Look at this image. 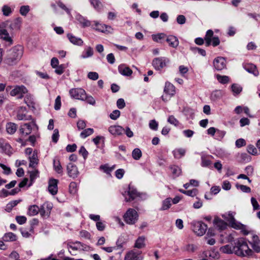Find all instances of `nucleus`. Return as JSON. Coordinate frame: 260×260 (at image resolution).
Here are the masks:
<instances>
[{
  "mask_svg": "<svg viewBox=\"0 0 260 260\" xmlns=\"http://www.w3.org/2000/svg\"><path fill=\"white\" fill-rule=\"evenodd\" d=\"M235 253L239 256H250L253 254V251L250 249L244 238H239L235 243L234 246Z\"/></svg>",
  "mask_w": 260,
  "mask_h": 260,
  "instance_id": "obj_1",
  "label": "nucleus"
},
{
  "mask_svg": "<svg viewBox=\"0 0 260 260\" xmlns=\"http://www.w3.org/2000/svg\"><path fill=\"white\" fill-rule=\"evenodd\" d=\"M22 54V47L21 46H15L9 51L5 62L8 65L13 66L21 58Z\"/></svg>",
  "mask_w": 260,
  "mask_h": 260,
  "instance_id": "obj_2",
  "label": "nucleus"
},
{
  "mask_svg": "<svg viewBox=\"0 0 260 260\" xmlns=\"http://www.w3.org/2000/svg\"><path fill=\"white\" fill-rule=\"evenodd\" d=\"M123 195L125 198L126 202L132 201L141 195H143L145 197H146V193L138 192L135 188L131 186V185H129L128 186V190L127 191H125Z\"/></svg>",
  "mask_w": 260,
  "mask_h": 260,
  "instance_id": "obj_3",
  "label": "nucleus"
},
{
  "mask_svg": "<svg viewBox=\"0 0 260 260\" xmlns=\"http://www.w3.org/2000/svg\"><path fill=\"white\" fill-rule=\"evenodd\" d=\"M125 222L129 224H134L138 219V214L134 209L129 208L124 215Z\"/></svg>",
  "mask_w": 260,
  "mask_h": 260,
  "instance_id": "obj_4",
  "label": "nucleus"
},
{
  "mask_svg": "<svg viewBox=\"0 0 260 260\" xmlns=\"http://www.w3.org/2000/svg\"><path fill=\"white\" fill-rule=\"evenodd\" d=\"M191 225L193 232L200 236H203L207 229V225L202 221H193Z\"/></svg>",
  "mask_w": 260,
  "mask_h": 260,
  "instance_id": "obj_5",
  "label": "nucleus"
},
{
  "mask_svg": "<svg viewBox=\"0 0 260 260\" xmlns=\"http://www.w3.org/2000/svg\"><path fill=\"white\" fill-rule=\"evenodd\" d=\"M226 221L229 222L231 226L235 229H243L244 225L240 222H237L234 218V215L231 212H229L228 214H224L222 215Z\"/></svg>",
  "mask_w": 260,
  "mask_h": 260,
  "instance_id": "obj_6",
  "label": "nucleus"
},
{
  "mask_svg": "<svg viewBox=\"0 0 260 260\" xmlns=\"http://www.w3.org/2000/svg\"><path fill=\"white\" fill-rule=\"evenodd\" d=\"M170 62V60L166 57H156L152 60V66L157 70H161Z\"/></svg>",
  "mask_w": 260,
  "mask_h": 260,
  "instance_id": "obj_7",
  "label": "nucleus"
},
{
  "mask_svg": "<svg viewBox=\"0 0 260 260\" xmlns=\"http://www.w3.org/2000/svg\"><path fill=\"white\" fill-rule=\"evenodd\" d=\"M52 207L53 205L52 203L48 202H45L41 206L40 208H39V213L41 216L45 219L48 218L50 216Z\"/></svg>",
  "mask_w": 260,
  "mask_h": 260,
  "instance_id": "obj_8",
  "label": "nucleus"
},
{
  "mask_svg": "<svg viewBox=\"0 0 260 260\" xmlns=\"http://www.w3.org/2000/svg\"><path fill=\"white\" fill-rule=\"evenodd\" d=\"M69 93L72 98L82 101L84 100L86 91L81 88H76L70 89Z\"/></svg>",
  "mask_w": 260,
  "mask_h": 260,
  "instance_id": "obj_9",
  "label": "nucleus"
},
{
  "mask_svg": "<svg viewBox=\"0 0 260 260\" xmlns=\"http://www.w3.org/2000/svg\"><path fill=\"white\" fill-rule=\"evenodd\" d=\"M142 252L136 250L128 251L125 255L124 260H143Z\"/></svg>",
  "mask_w": 260,
  "mask_h": 260,
  "instance_id": "obj_10",
  "label": "nucleus"
},
{
  "mask_svg": "<svg viewBox=\"0 0 260 260\" xmlns=\"http://www.w3.org/2000/svg\"><path fill=\"white\" fill-rule=\"evenodd\" d=\"M213 66L217 71H221L226 67V62L224 58L217 57L213 60Z\"/></svg>",
  "mask_w": 260,
  "mask_h": 260,
  "instance_id": "obj_11",
  "label": "nucleus"
},
{
  "mask_svg": "<svg viewBox=\"0 0 260 260\" xmlns=\"http://www.w3.org/2000/svg\"><path fill=\"white\" fill-rule=\"evenodd\" d=\"M67 172L69 176L73 179L77 178L79 174L78 168L76 165L69 163L67 165Z\"/></svg>",
  "mask_w": 260,
  "mask_h": 260,
  "instance_id": "obj_12",
  "label": "nucleus"
},
{
  "mask_svg": "<svg viewBox=\"0 0 260 260\" xmlns=\"http://www.w3.org/2000/svg\"><path fill=\"white\" fill-rule=\"evenodd\" d=\"M33 124L34 123L31 122L21 125L19 132L22 137L26 136L31 133Z\"/></svg>",
  "mask_w": 260,
  "mask_h": 260,
  "instance_id": "obj_13",
  "label": "nucleus"
},
{
  "mask_svg": "<svg viewBox=\"0 0 260 260\" xmlns=\"http://www.w3.org/2000/svg\"><path fill=\"white\" fill-rule=\"evenodd\" d=\"M26 92L27 89L24 86H16L11 91L10 94L12 96L18 95L19 98H21L23 96V94Z\"/></svg>",
  "mask_w": 260,
  "mask_h": 260,
  "instance_id": "obj_14",
  "label": "nucleus"
},
{
  "mask_svg": "<svg viewBox=\"0 0 260 260\" xmlns=\"http://www.w3.org/2000/svg\"><path fill=\"white\" fill-rule=\"evenodd\" d=\"M17 119L19 120H28L31 119V116L26 115L25 108L20 107L18 111Z\"/></svg>",
  "mask_w": 260,
  "mask_h": 260,
  "instance_id": "obj_15",
  "label": "nucleus"
},
{
  "mask_svg": "<svg viewBox=\"0 0 260 260\" xmlns=\"http://www.w3.org/2000/svg\"><path fill=\"white\" fill-rule=\"evenodd\" d=\"M57 183L58 180L57 179H52L49 180L48 190L52 195H55L57 192Z\"/></svg>",
  "mask_w": 260,
  "mask_h": 260,
  "instance_id": "obj_16",
  "label": "nucleus"
},
{
  "mask_svg": "<svg viewBox=\"0 0 260 260\" xmlns=\"http://www.w3.org/2000/svg\"><path fill=\"white\" fill-rule=\"evenodd\" d=\"M0 38L5 40L9 45L13 43V40L10 37L7 30L4 28L1 25H0Z\"/></svg>",
  "mask_w": 260,
  "mask_h": 260,
  "instance_id": "obj_17",
  "label": "nucleus"
},
{
  "mask_svg": "<svg viewBox=\"0 0 260 260\" xmlns=\"http://www.w3.org/2000/svg\"><path fill=\"white\" fill-rule=\"evenodd\" d=\"M93 23L94 26L93 25H92L91 26L93 27V28L99 31L105 32L107 31H109V29H111V26L105 24H101L98 21H93Z\"/></svg>",
  "mask_w": 260,
  "mask_h": 260,
  "instance_id": "obj_18",
  "label": "nucleus"
},
{
  "mask_svg": "<svg viewBox=\"0 0 260 260\" xmlns=\"http://www.w3.org/2000/svg\"><path fill=\"white\" fill-rule=\"evenodd\" d=\"M164 91L166 94L169 95V98H171L175 93V88L170 82H166Z\"/></svg>",
  "mask_w": 260,
  "mask_h": 260,
  "instance_id": "obj_19",
  "label": "nucleus"
},
{
  "mask_svg": "<svg viewBox=\"0 0 260 260\" xmlns=\"http://www.w3.org/2000/svg\"><path fill=\"white\" fill-rule=\"evenodd\" d=\"M108 131L112 135L117 136L121 135L124 129L119 125H111L109 127Z\"/></svg>",
  "mask_w": 260,
  "mask_h": 260,
  "instance_id": "obj_20",
  "label": "nucleus"
},
{
  "mask_svg": "<svg viewBox=\"0 0 260 260\" xmlns=\"http://www.w3.org/2000/svg\"><path fill=\"white\" fill-rule=\"evenodd\" d=\"M118 70L121 75L125 76H129L133 73L132 70L124 64H120L118 66Z\"/></svg>",
  "mask_w": 260,
  "mask_h": 260,
  "instance_id": "obj_21",
  "label": "nucleus"
},
{
  "mask_svg": "<svg viewBox=\"0 0 260 260\" xmlns=\"http://www.w3.org/2000/svg\"><path fill=\"white\" fill-rule=\"evenodd\" d=\"M244 69L249 73L252 74L255 76L259 74L256 67L252 63H246L243 66Z\"/></svg>",
  "mask_w": 260,
  "mask_h": 260,
  "instance_id": "obj_22",
  "label": "nucleus"
},
{
  "mask_svg": "<svg viewBox=\"0 0 260 260\" xmlns=\"http://www.w3.org/2000/svg\"><path fill=\"white\" fill-rule=\"evenodd\" d=\"M213 223L218 229L220 231L225 229L227 227V223L218 217H215Z\"/></svg>",
  "mask_w": 260,
  "mask_h": 260,
  "instance_id": "obj_23",
  "label": "nucleus"
},
{
  "mask_svg": "<svg viewBox=\"0 0 260 260\" xmlns=\"http://www.w3.org/2000/svg\"><path fill=\"white\" fill-rule=\"evenodd\" d=\"M167 42L169 45L173 48H176L179 45V41L177 38L174 36H169L166 39Z\"/></svg>",
  "mask_w": 260,
  "mask_h": 260,
  "instance_id": "obj_24",
  "label": "nucleus"
},
{
  "mask_svg": "<svg viewBox=\"0 0 260 260\" xmlns=\"http://www.w3.org/2000/svg\"><path fill=\"white\" fill-rule=\"evenodd\" d=\"M77 20L83 27H88L91 25V22L80 14L76 16Z\"/></svg>",
  "mask_w": 260,
  "mask_h": 260,
  "instance_id": "obj_25",
  "label": "nucleus"
},
{
  "mask_svg": "<svg viewBox=\"0 0 260 260\" xmlns=\"http://www.w3.org/2000/svg\"><path fill=\"white\" fill-rule=\"evenodd\" d=\"M67 37L68 39L70 40V42L74 45L82 46L83 44V41L81 39L74 36L72 34H68Z\"/></svg>",
  "mask_w": 260,
  "mask_h": 260,
  "instance_id": "obj_26",
  "label": "nucleus"
},
{
  "mask_svg": "<svg viewBox=\"0 0 260 260\" xmlns=\"http://www.w3.org/2000/svg\"><path fill=\"white\" fill-rule=\"evenodd\" d=\"M29 167L35 168L38 163V153L37 151H34L31 156L29 157Z\"/></svg>",
  "mask_w": 260,
  "mask_h": 260,
  "instance_id": "obj_27",
  "label": "nucleus"
},
{
  "mask_svg": "<svg viewBox=\"0 0 260 260\" xmlns=\"http://www.w3.org/2000/svg\"><path fill=\"white\" fill-rule=\"evenodd\" d=\"M145 237L144 236H140L136 240L134 247L141 249L145 246Z\"/></svg>",
  "mask_w": 260,
  "mask_h": 260,
  "instance_id": "obj_28",
  "label": "nucleus"
},
{
  "mask_svg": "<svg viewBox=\"0 0 260 260\" xmlns=\"http://www.w3.org/2000/svg\"><path fill=\"white\" fill-rule=\"evenodd\" d=\"M213 37H214L213 31L211 29L207 30L204 37L206 46L208 47L211 45V41Z\"/></svg>",
  "mask_w": 260,
  "mask_h": 260,
  "instance_id": "obj_29",
  "label": "nucleus"
},
{
  "mask_svg": "<svg viewBox=\"0 0 260 260\" xmlns=\"http://www.w3.org/2000/svg\"><path fill=\"white\" fill-rule=\"evenodd\" d=\"M39 207L36 205L29 206L27 214L29 216H35L39 213Z\"/></svg>",
  "mask_w": 260,
  "mask_h": 260,
  "instance_id": "obj_30",
  "label": "nucleus"
},
{
  "mask_svg": "<svg viewBox=\"0 0 260 260\" xmlns=\"http://www.w3.org/2000/svg\"><path fill=\"white\" fill-rule=\"evenodd\" d=\"M89 2L96 11L101 12L102 10L103 5L100 0H89Z\"/></svg>",
  "mask_w": 260,
  "mask_h": 260,
  "instance_id": "obj_31",
  "label": "nucleus"
},
{
  "mask_svg": "<svg viewBox=\"0 0 260 260\" xmlns=\"http://www.w3.org/2000/svg\"><path fill=\"white\" fill-rule=\"evenodd\" d=\"M3 239L6 242H13L17 240V237L14 233L9 232L4 235Z\"/></svg>",
  "mask_w": 260,
  "mask_h": 260,
  "instance_id": "obj_32",
  "label": "nucleus"
},
{
  "mask_svg": "<svg viewBox=\"0 0 260 260\" xmlns=\"http://www.w3.org/2000/svg\"><path fill=\"white\" fill-rule=\"evenodd\" d=\"M186 153V150L183 148L176 149L173 151V154L175 158L179 159L183 156Z\"/></svg>",
  "mask_w": 260,
  "mask_h": 260,
  "instance_id": "obj_33",
  "label": "nucleus"
},
{
  "mask_svg": "<svg viewBox=\"0 0 260 260\" xmlns=\"http://www.w3.org/2000/svg\"><path fill=\"white\" fill-rule=\"evenodd\" d=\"M93 54V49L91 47H87L85 48L81 57L82 58H86L91 57Z\"/></svg>",
  "mask_w": 260,
  "mask_h": 260,
  "instance_id": "obj_34",
  "label": "nucleus"
},
{
  "mask_svg": "<svg viewBox=\"0 0 260 260\" xmlns=\"http://www.w3.org/2000/svg\"><path fill=\"white\" fill-rule=\"evenodd\" d=\"M53 168L58 174L62 173V168L59 160L57 158H55L53 159Z\"/></svg>",
  "mask_w": 260,
  "mask_h": 260,
  "instance_id": "obj_35",
  "label": "nucleus"
},
{
  "mask_svg": "<svg viewBox=\"0 0 260 260\" xmlns=\"http://www.w3.org/2000/svg\"><path fill=\"white\" fill-rule=\"evenodd\" d=\"M222 92L220 90H216L212 92L211 94V99L213 101H216L222 97Z\"/></svg>",
  "mask_w": 260,
  "mask_h": 260,
  "instance_id": "obj_36",
  "label": "nucleus"
},
{
  "mask_svg": "<svg viewBox=\"0 0 260 260\" xmlns=\"http://www.w3.org/2000/svg\"><path fill=\"white\" fill-rule=\"evenodd\" d=\"M17 129V125L14 123L10 122L6 125V130L8 134L12 135Z\"/></svg>",
  "mask_w": 260,
  "mask_h": 260,
  "instance_id": "obj_37",
  "label": "nucleus"
},
{
  "mask_svg": "<svg viewBox=\"0 0 260 260\" xmlns=\"http://www.w3.org/2000/svg\"><path fill=\"white\" fill-rule=\"evenodd\" d=\"M220 250L225 253H232L235 252V249H234V246L228 244L220 248Z\"/></svg>",
  "mask_w": 260,
  "mask_h": 260,
  "instance_id": "obj_38",
  "label": "nucleus"
},
{
  "mask_svg": "<svg viewBox=\"0 0 260 260\" xmlns=\"http://www.w3.org/2000/svg\"><path fill=\"white\" fill-rule=\"evenodd\" d=\"M231 89L233 94L235 95L239 94L242 90V87L239 84L236 83L233 84L232 85Z\"/></svg>",
  "mask_w": 260,
  "mask_h": 260,
  "instance_id": "obj_39",
  "label": "nucleus"
},
{
  "mask_svg": "<svg viewBox=\"0 0 260 260\" xmlns=\"http://www.w3.org/2000/svg\"><path fill=\"white\" fill-rule=\"evenodd\" d=\"M132 157L135 160H139L142 157V152L139 148H135L132 151Z\"/></svg>",
  "mask_w": 260,
  "mask_h": 260,
  "instance_id": "obj_40",
  "label": "nucleus"
},
{
  "mask_svg": "<svg viewBox=\"0 0 260 260\" xmlns=\"http://www.w3.org/2000/svg\"><path fill=\"white\" fill-rule=\"evenodd\" d=\"M166 37V35L164 33H159L156 35H152L153 40L156 42H160L161 40L165 39Z\"/></svg>",
  "mask_w": 260,
  "mask_h": 260,
  "instance_id": "obj_41",
  "label": "nucleus"
},
{
  "mask_svg": "<svg viewBox=\"0 0 260 260\" xmlns=\"http://www.w3.org/2000/svg\"><path fill=\"white\" fill-rule=\"evenodd\" d=\"M93 129L91 128H88L83 130L80 134V137L82 138H85L91 135L93 133Z\"/></svg>",
  "mask_w": 260,
  "mask_h": 260,
  "instance_id": "obj_42",
  "label": "nucleus"
},
{
  "mask_svg": "<svg viewBox=\"0 0 260 260\" xmlns=\"http://www.w3.org/2000/svg\"><path fill=\"white\" fill-rule=\"evenodd\" d=\"M171 199L167 198L162 202V205L161 208V210H166L168 209L171 205Z\"/></svg>",
  "mask_w": 260,
  "mask_h": 260,
  "instance_id": "obj_43",
  "label": "nucleus"
},
{
  "mask_svg": "<svg viewBox=\"0 0 260 260\" xmlns=\"http://www.w3.org/2000/svg\"><path fill=\"white\" fill-rule=\"evenodd\" d=\"M82 101H86L88 104L93 106L95 104V100L94 99L91 95H87L86 93L84 98V100H82Z\"/></svg>",
  "mask_w": 260,
  "mask_h": 260,
  "instance_id": "obj_44",
  "label": "nucleus"
},
{
  "mask_svg": "<svg viewBox=\"0 0 260 260\" xmlns=\"http://www.w3.org/2000/svg\"><path fill=\"white\" fill-rule=\"evenodd\" d=\"M216 78L217 80L221 84H226L229 82V77L227 76H221L217 75Z\"/></svg>",
  "mask_w": 260,
  "mask_h": 260,
  "instance_id": "obj_45",
  "label": "nucleus"
},
{
  "mask_svg": "<svg viewBox=\"0 0 260 260\" xmlns=\"http://www.w3.org/2000/svg\"><path fill=\"white\" fill-rule=\"evenodd\" d=\"M198 248V247L196 245L188 244L185 247L184 249L188 252L192 253L195 252Z\"/></svg>",
  "mask_w": 260,
  "mask_h": 260,
  "instance_id": "obj_46",
  "label": "nucleus"
},
{
  "mask_svg": "<svg viewBox=\"0 0 260 260\" xmlns=\"http://www.w3.org/2000/svg\"><path fill=\"white\" fill-rule=\"evenodd\" d=\"M236 187L238 189H240L243 192L249 193L251 191V189L249 187L244 185H241L237 183Z\"/></svg>",
  "mask_w": 260,
  "mask_h": 260,
  "instance_id": "obj_47",
  "label": "nucleus"
},
{
  "mask_svg": "<svg viewBox=\"0 0 260 260\" xmlns=\"http://www.w3.org/2000/svg\"><path fill=\"white\" fill-rule=\"evenodd\" d=\"M201 160V166L203 167H208L211 165V161L206 156H202Z\"/></svg>",
  "mask_w": 260,
  "mask_h": 260,
  "instance_id": "obj_48",
  "label": "nucleus"
},
{
  "mask_svg": "<svg viewBox=\"0 0 260 260\" xmlns=\"http://www.w3.org/2000/svg\"><path fill=\"white\" fill-rule=\"evenodd\" d=\"M30 10V7L29 6H22L20 8V13L21 15L25 16L29 12Z\"/></svg>",
  "mask_w": 260,
  "mask_h": 260,
  "instance_id": "obj_49",
  "label": "nucleus"
},
{
  "mask_svg": "<svg viewBox=\"0 0 260 260\" xmlns=\"http://www.w3.org/2000/svg\"><path fill=\"white\" fill-rule=\"evenodd\" d=\"M171 170L174 175L176 177L179 176L181 173V169L176 166H174L171 167Z\"/></svg>",
  "mask_w": 260,
  "mask_h": 260,
  "instance_id": "obj_50",
  "label": "nucleus"
},
{
  "mask_svg": "<svg viewBox=\"0 0 260 260\" xmlns=\"http://www.w3.org/2000/svg\"><path fill=\"white\" fill-rule=\"evenodd\" d=\"M2 10L3 12V15L6 16H9L12 12L11 8L7 5H4L2 7Z\"/></svg>",
  "mask_w": 260,
  "mask_h": 260,
  "instance_id": "obj_51",
  "label": "nucleus"
},
{
  "mask_svg": "<svg viewBox=\"0 0 260 260\" xmlns=\"http://www.w3.org/2000/svg\"><path fill=\"white\" fill-rule=\"evenodd\" d=\"M247 151L249 153L253 155H255L257 154V149L253 145H248Z\"/></svg>",
  "mask_w": 260,
  "mask_h": 260,
  "instance_id": "obj_52",
  "label": "nucleus"
},
{
  "mask_svg": "<svg viewBox=\"0 0 260 260\" xmlns=\"http://www.w3.org/2000/svg\"><path fill=\"white\" fill-rule=\"evenodd\" d=\"M96 227L98 231H103L106 228L105 221H99L96 223Z\"/></svg>",
  "mask_w": 260,
  "mask_h": 260,
  "instance_id": "obj_53",
  "label": "nucleus"
},
{
  "mask_svg": "<svg viewBox=\"0 0 260 260\" xmlns=\"http://www.w3.org/2000/svg\"><path fill=\"white\" fill-rule=\"evenodd\" d=\"M61 105V97L59 95H58L55 100V104H54L55 110H59L60 109Z\"/></svg>",
  "mask_w": 260,
  "mask_h": 260,
  "instance_id": "obj_54",
  "label": "nucleus"
},
{
  "mask_svg": "<svg viewBox=\"0 0 260 260\" xmlns=\"http://www.w3.org/2000/svg\"><path fill=\"white\" fill-rule=\"evenodd\" d=\"M120 115V112L118 110H114L110 114V117L112 120H116Z\"/></svg>",
  "mask_w": 260,
  "mask_h": 260,
  "instance_id": "obj_55",
  "label": "nucleus"
},
{
  "mask_svg": "<svg viewBox=\"0 0 260 260\" xmlns=\"http://www.w3.org/2000/svg\"><path fill=\"white\" fill-rule=\"evenodd\" d=\"M168 122L170 124H173L175 126L178 125L179 123V121L173 115L170 116L169 117L168 119Z\"/></svg>",
  "mask_w": 260,
  "mask_h": 260,
  "instance_id": "obj_56",
  "label": "nucleus"
},
{
  "mask_svg": "<svg viewBox=\"0 0 260 260\" xmlns=\"http://www.w3.org/2000/svg\"><path fill=\"white\" fill-rule=\"evenodd\" d=\"M87 77L92 80H96L99 78V74L95 72H90L88 73Z\"/></svg>",
  "mask_w": 260,
  "mask_h": 260,
  "instance_id": "obj_57",
  "label": "nucleus"
},
{
  "mask_svg": "<svg viewBox=\"0 0 260 260\" xmlns=\"http://www.w3.org/2000/svg\"><path fill=\"white\" fill-rule=\"evenodd\" d=\"M59 136L58 130L57 129H55L52 136V141L55 143H57L58 140Z\"/></svg>",
  "mask_w": 260,
  "mask_h": 260,
  "instance_id": "obj_58",
  "label": "nucleus"
},
{
  "mask_svg": "<svg viewBox=\"0 0 260 260\" xmlns=\"http://www.w3.org/2000/svg\"><path fill=\"white\" fill-rule=\"evenodd\" d=\"M149 127L154 131H156L158 128V123L155 120H151L149 123Z\"/></svg>",
  "mask_w": 260,
  "mask_h": 260,
  "instance_id": "obj_59",
  "label": "nucleus"
},
{
  "mask_svg": "<svg viewBox=\"0 0 260 260\" xmlns=\"http://www.w3.org/2000/svg\"><path fill=\"white\" fill-rule=\"evenodd\" d=\"M16 220L19 224H23L26 221V217L24 216H17Z\"/></svg>",
  "mask_w": 260,
  "mask_h": 260,
  "instance_id": "obj_60",
  "label": "nucleus"
},
{
  "mask_svg": "<svg viewBox=\"0 0 260 260\" xmlns=\"http://www.w3.org/2000/svg\"><path fill=\"white\" fill-rule=\"evenodd\" d=\"M251 202L254 210H257L259 209V205L254 198L252 197L251 198Z\"/></svg>",
  "mask_w": 260,
  "mask_h": 260,
  "instance_id": "obj_61",
  "label": "nucleus"
},
{
  "mask_svg": "<svg viewBox=\"0 0 260 260\" xmlns=\"http://www.w3.org/2000/svg\"><path fill=\"white\" fill-rule=\"evenodd\" d=\"M3 150L4 151H5V153L9 155H11L12 153V152L11 150V147L8 143L5 144V145L4 146V148L3 149Z\"/></svg>",
  "mask_w": 260,
  "mask_h": 260,
  "instance_id": "obj_62",
  "label": "nucleus"
},
{
  "mask_svg": "<svg viewBox=\"0 0 260 260\" xmlns=\"http://www.w3.org/2000/svg\"><path fill=\"white\" fill-rule=\"evenodd\" d=\"M124 172L125 171L123 169H119L116 171L115 176L118 179H120L123 177Z\"/></svg>",
  "mask_w": 260,
  "mask_h": 260,
  "instance_id": "obj_63",
  "label": "nucleus"
},
{
  "mask_svg": "<svg viewBox=\"0 0 260 260\" xmlns=\"http://www.w3.org/2000/svg\"><path fill=\"white\" fill-rule=\"evenodd\" d=\"M116 105L119 109H123L125 106L124 100L123 99H119L117 101Z\"/></svg>",
  "mask_w": 260,
  "mask_h": 260,
  "instance_id": "obj_64",
  "label": "nucleus"
}]
</instances>
